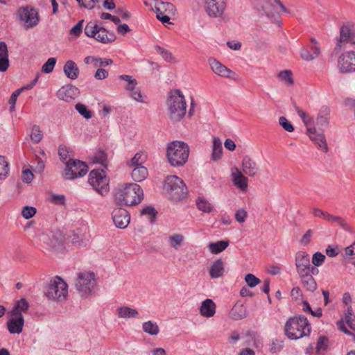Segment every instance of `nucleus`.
Wrapping results in <instances>:
<instances>
[{
	"label": "nucleus",
	"mask_w": 355,
	"mask_h": 355,
	"mask_svg": "<svg viewBox=\"0 0 355 355\" xmlns=\"http://www.w3.org/2000/svg\"><path fill=\"white\" fill-rule=\"evenodd\" d=\"M166 103L168 115L172 122H179L184 117L187 112V103L180 89L171 91Z\"/></svg>",
	"instance_id": "f257e3e1"
},
{
	"label": "nucleus",
	"mask_w": 355,
	"mask_h": 355,
	"mask_svg": "<svg viewBox=\"0 0 355 355\" xmlns=\"http://www.w3.org/2000/svg\"><path fill=\"white\" fill-rule=\"evenodd\" d=\"M144 198L143 190L136 183H130L119 188L115 194V201L118 205L134 206L139 204Z\"/></svg>",
	"instance_id": "f03ea898"
},
{
	"label": "nucleus",
	"mask_w": 355,
	"mask_h": 355,
	"mask_svg": "<svg viewBox=\"0 0 355 355\" xmlns=\"http://www.w3.org/2000/svg\"><path fill=\"white\" fill-rule=\"evenodd\" d=\"M311 330L310 323L307 318L302 315L290 318L284 326V334L291 340H297L309 336Z\"/></svg>",
	"instance_id": "7ed1b4c3"
},
{
	"label": "nucleus",
	"mask_w": 355,
	"mask_h": 355,
	"mask_svg": "<svg viewBox=\"0 0 355 355\" xmlns=\"http://www.w3.org/2000/svg\"><path fill=\"white\" fill-rule=\"evenodd\" d=\"M189 155V147L184 141H173L167 146L166 156L173 166H182L187 162Z\"/></svg>",
	"instance_id": "20e7f679"
},
{
	"label": "nucleus",
	"mask_w": 355,
	"mask_h": 355,
	"mask_svg": "<svg viewBox=\"0 0 355 355\" xmlns=\"http://www.w3.org/2000/svg\"><path fill=\"white\" fill-rule=\"evenodd\" d=\"M164 189L167 191L168 198L173 201L182 200L187 194V188L184 182L176 175L166 177Z\"/></svg>",
	"instance_id": "39448f33"
},
{
	"label": "nucleus",
	"mask_w": 355,
	"mask_h": 355,
	"mask_svg": "<svg viewBox=\"0 0 355 355\" xmlns=\"http://www.w3.org/2000/svg\"><path fill=\"white\" fill-rule=\"evenodd\" d=\"M68 293V285L60 277L51 279L45 288L44 294L49 300L62 301Z\"/></svg>",
	"instance_id": "423d86ee"
},
{
	"label": "nucleus",
	"mask_w": 355,
	"mask_h": 355,
	"mask_svg": "<svg viewBox=\"0 0 355 355\" xmlns=\"http://www.w3.org/2000/svg\"><path fill=\"white\" fill-rule=\"evenodd\" d=\"M88 182L93 189L101 195L109 191V179L103 169L91 171Z\"/></svg>",
	"instance_id": "0eeeda50"
},
{
	"label": "nucleus",
	"mask_w": 355,
	"mask_h": 355,
	"mask_svg": "<svg viewBox=\"0 0 355 355\" xmlns=\"http://www.w3.org/2000/svg\"><path fill=\"white\" fill-rule=\"evenodd\" d=\"M63 175L67 180H73L85 175L88 171L87 164L78 159L69 158L65 163Z\"/></svg>",
	"instance_id": "6e6552de"
},
{
	"label": "nucleus",
	"mask_w": 355,
	"mask_h": 355,
	"mask_svg": "<svg viewBox=\"0 0 355 355\" xmlns=\"http://www.w3.org/2000/svg\"><path fill=\"white\" fill-rule=\"evenodd\" d=\"M96 285L95 276L93 272H80L75 284L76 288L82 296L90 294Z\"/></svg>",
	"instance_id": "1a4fd4ad"
},
{
	"label": "nucleus",
	"mask_w": 355,
	"mask_h": 355,
	"mask_svg": "<svg viewBox=\"0 0 355 355\" xmlns=\"http://www.w3.org/2000/svg\"><path fill=\"white\" fill-rule=\"evenodd\" d=\"M157 18L163 24L169 23L170 15H175V6L170 2L159 1L153 9Z\"/></svg>",
	"instance_id": "9d476101"
},
{
	"label": "nucleus",
	"mask_w": 355,
	"mask_h": 355,
	"mask_svg": "<svg viewBox=\"0 0 355 355\" xmlns=\"http://www.w3.org/2000/svg\"><path fill=\"white\" fill-rule=\"evenodd\" d=\"M19 19L25 23L27 28L36 26L40 21V17L37 11L29 6L20 8L18 11Z\"/></svg>",
	"instance_id": "9b49d317"
},
{
	"label": "nucleus",
	"mask_w": 355,
	"mask_h": 355,
	"mask_svg": "<svg viewBox=\"0 0 355 355\" xmlns=\"http://www.w3.org/2000/svg\"><path fill=\"white\" fill-rule=\"evenodd\" d=\"M338 67L342 73L355 72V51L341 54L338 58Z\"/></svg>",
	"instance_id": "f8f14e48"
},
{
	"label": "nucleus",
	"mask_w": 355,
	"mask_h": 355,
	"mask_svg": "<svg viewBox=\"0 0 355 355\" xmlns=\"http://www.w3.org/2000/svg\"><path fill=\"white\" fill-rule=\"evenodd\" d=\"M226 8V0H206L205 11L211 17H220Z\"/></svg>",
	"instance_id": "ddd939ff"
},
{
	"label": "nucleus",
	"mask_w": 355,
	"mask_h": 355,
	"mask_svg": "<svg viewBox=\"0 0 355 355\" xmlns=\"http://www.w3.org/2000/svg\"><path fill=\"white\" fill-rule=\"evenodd\" d=\"M112 220L116 227L125 229L130 221V216L128 211L121 207L116 208L112 213Z\"/></svg>",
	"instance_id": "4468645a"
},
{
	"label": "nucleus",
	"mask_w": 355,
	"mask_h": 355,
	"mask_svg": "<svg viewBox=\"0 0 355 355\" xmlns=\"http://www.w3.org/2000/svg\"><path fill=\"white\" fill-rule=\"evenodd\" d=\"M295 266L298 275L300 277L307 275L310 266L309 255L305 252L300 251L295 256Z\"/></svg>",
	"instance_id": "2eb2a0df"
},
{
	"label": "nucleus",
	"mask_w": 355,
	"mask_h": 355,
	"mask_svg": "<svg viewBox=\"0 0 355 355\" xmlns=\"http://www.w3.org/2000/svg\"><path fill=\"white\" fill-rule=\"evenodd\" d=\"M12 318L7 322V327L10 334H20L24 324L21 313L11 314Z\"/></svg>",
	"instance_id": "dca6fc26"
},
{
	"label": "nucleus",
	"mask_w": 355,
	"mask_h": 355,
	"mask_svg": "<svg viewBox=\"0 0 355 355\" xmlns=\"http://www.w3.org/2000/svg\"><path fill=\"white\" fill-rule=\"evenodd\" d=\"M307 134L315 145L321 148L324 153L329 150L325 137L322 132L317 133L315 128H309Z\"/></svg>",
	"instance_id": "f3484780"
},
{
	"label": "nucleus",
	"mask_w": 355,
	"mask_h": 355,
	"mask_svg": "<svg viewBox=\"0 0 355 355\" xmlns=\"http://www.w3.org/2000/svg\"><path fill=\"white\" fill-rule=\"evenodd\" d=\"M259 166L250 156L245 155L242 159L243 173L249 177H254L259 172Z\"/></svg>",
	"instance_id": "a211bd4d"
},
{
	"label": "nucleus",
	"mask_w": 355,
	"mask_h": 355,
	"mask_svg": "<svg viewBox=\"0 0 355 355\" xmlns=\"http://www.w3.org/2000/svg\"><path fill=\"white\" fill-rule=\"evenodd\" d=\"M78 93V89L73 85H66L61 87L57 92L59 99L69 102L74 99Z\"/></svg>",
	"instance_id": "6ab92c4d"
},
{
	"label": "nucleus",
	"mask_w": 355,
	"mask_h": 355,
	"mask_svg": "<svg viewBox=\"0 0 355 355\" xmlns=\"http://www.w3.org/2000/svg\"><path fill=\"white\" fill-rule=\"evenodd\" d=\"M232 178L234 184L242 191L248 187V178L236 166L232 169Z\"/></svg>",
	"instance_id": "aec40b11"
},
{
	"label": "nucleus",
	"mask_w": 355,
	"mask_h": 355,
	"mask_svg": "<svg viewBox=\"0 0 355 355\" xmlns=\"http://www.w3.org/2000/svg\"><path fill=\"white\" fill-rule=\"evenodd\" d=\"M339 42L355 44V28L354 25H345L340 28Z\"/></svg>",
	"instance_id": "412c9836"
},
{
	"label": "nucleus",
	"mask_w": 355,
	"mask_h": 355,
	"mask_svg": "<svg viewBox=\"0 0 355 355\" xmlns=\"http://www.w3.org/2000/svg\"><path fill=\"white\" fill-rule=\"evenodd\" d=\"M116 37L113 31H109L103 26H99L95 39L101 43L109 44L115 41Z\"/></svg>",
	"instance_id": "4be33fe9"
},
{
	"label": "nucleus",
	"mask_w": 355,
	"mask_h": 355,
	"mask_svg": "<svg viewBox=\"0 0 355 355\" xmlns=\"http://www.w3.org/2000/svg\"><path fill=\"white\" fill-rule=\"evenodd\" d=\"M247 316V309L243 304L237 302L232 308L229 313V318L233 320H240Z\"/></svg>",
	"instance_id": "5701e85b"
},
{
	"label": "nucleus",
	"mask_w": 355,
	"mask_h": 355,
	"mask_svg": "<svg viewBox=\"0 0 355 355\" xmlns=\"http://www.w3.org/2000/svg\"><path fill=\"white\" fill-rule=\"evenodd\" d=\"M216 304L211 299H206L200 306V313L205 318L213 317L216 313Z\"/></svg>",
	"instance_id": "b1692460"
},
{
	"label": "nucleus",
	"mask_w": 355,
	"mask_h": 355,
	"mask_svg": "<svg viewBox=\"0 0 355 355\" xmlns=\"http://www.w3.org/2000/svg\"><path fill=\"white\" fill-rule=\"evenodd\" d=\"M209 63L213 72L218 76L228 78L230 73H232L230 69L214 58H209Z\"/></svg>",
	"instance_id": "393cba45"
},
{
	"label": "nucleus",
	"mask_w": 355,
	"mask_h": 355,
	"mask_svg": "<svg viewBox=\"0 0 355 355\" xmlns=\"http://www.w3.org/2000/svg\"><path fill=\"white\" fill-rule=\"evenodd\" d=\"M63 71L64 75L71 80H75L78 77L79 69L73 60H67L64 67Z\"/></svg>",
	"instance_id": "a878e982"
},
{
	"label": "nucleus",
	"mask_w": 355,
	"mask_h": 355,
	"mask_svg": "<svg viewBox=\"0 0 355 355\" xmlns=\"http://www.w3.org/2000/svg\"><path fill=\"white\" fill-rule=\"evenodd\" d=\"M224 272V262L221 259H218L211 263L209 270V274L211 278H219L223 275Z\"/></svg>",
	"instance_id": "bb28decb"
},
{
	"label": "nucleus",
	"mask_w": 355,
	"mask_h": 355,
	"mask_svg": "<svg viewBox=\"0 0 355 355\" xmlns=\"http://www.w3.org/2000/svg\"><path fill=\"white\" fill-rule=\"evenodd\" d=\"M223 154V147L220 139L218 137H214L213 146L211 159L214 162L220 159Z\"/></svg>",
	"instance_id": "cd10ccee"
},
{
	"label": "nucleus",
	"mask_w": 355,
	"mask_h": 355,
	"mask_svg": "<svg viewBox=\"0 0 355 355\" xmlns=\"http://www.w3.org/2000/svg\"><path fill=\"white\" fill-rule=\"evenodd\" d=\"M48 245L54 250H60L63 248V236L60 232L58 234H52L49 238Z\"/></svg>",
	"instance_id": "c85d7f7f"
},
{
	"label": "nucleus",
	"mask_w": 355,
	"mask_h": 355,
	"mask_svg": "<svg viewBox=\"0 0 355 355\" xmlns=\"http://www.w3.org/2000/svg\"><path fill=\"white\" fill-rule=\"evenodd\" d=\"M116 313L118 317L121 318H136L139 315L136 309L129 306H119L116 309Z\"/></svg>",
	"instance_id": "c756f323"
},
{
	"label": "nucleus",
	"mask_w": 355,
	"mask_h": 355,
	"mask_svg": "<svg viewBox=\"0 0 355 355\" xmlns=\"http://www.w3.org/2000/svg\"><path fill=\"white\" fill-rule=\"evenodd\" d=\"M148 173L147 168L144 166L135 167L131 175L135 182H141L148 177Z\"/></svg>",
	"instance_id": "7c9ffc66"
},
{
	"label": "nucleus",
	"mask_w": 355,
	"mask_h": 355,
	"mask_svg": "<svg viewBox=\"0 0 355 355\" xmlns=\"http://www.w3.org/2000/svg\"><path fill=\"white\" fill-rule=\"evenodd\" d=\"M304 287L310 292H314L317 289V283L311 275H304L300 277Z\"/></svg>",
	"instance_id": "2f4dec72"
},
{
	"label": "nucleus",
	"mask_w": 355,
	"mask_h": 355,
	"mask_svg": "<svg viewBox=\"0 0 355 355\" xmlns=\"http://www.w3.org/2000/svg\"><path fill=\"white\" fill-rule=\"evenodd\" d=\"M229 245L228 241H220L215 243H211L209 245V250L213 254H217L225 250Z\"/></svg>",
	"instance_id": "473e14b6"
},
{
	"label": "nucleus",
	"mask_w": 355,
	"mask_h": 355,
	"mask_svg": "<svg viewBox=\"0 0 355 355\" xmlns=\"http://www.w3.org/2000/svg\"><path fill=\"white\" fill-rule=\"evenodd\" d=\"M29 308V304L25 298L17 300L15 303L10 314L21 313L26 312Z\"/></svg>",
	"instance_id": "72a5a7b5"
},
{
	"label": "nucleus",
	"mask_w": 355,
	"mask_h": 355,
	"mask_svg": "<svg viewBox=\"0 0 355 355\" xmlns=\"http://www.w3.org/2000/svg\"><path fill=\"white\" fill-rule=\"evenodd\" d=\"M323 109L320 111L316 119L317 125L322 128L327 126L329 119L327 113L328 107H324Z\"/></svg>",
	"instance_id": "f704fd0d"
},
{
	"label": "nucleus",
	"mask_w": 355,
	"mask_h": 355,
	"mask_svg": "<svg viewBox=\"0 0 355 355\" xmlns=\"http://www.w3.org/2000/svg\"><path fill=\"white\" fill-rule=\"evenodd\" d=\"M143 331L151 336H156L159 334V329L156 322L152 321L145 322L142 324Z\"/></svg>",
	"instance_id": "c9c22d12"
},
{
	"label": "nucleus",
	"mask_w": 355,
	"mask_h": 355,
	"mask_svg": "<svg viewBox=\"0 0 355 355\" xmlns=\"http://www.w3.org/2000/svg\"><path fill=\"white\" fill-rule=\"evenodd\" d=\"M293 105L295 107V111L306 126V129L308 130L309 128H313L312 125H313V119L308 116L302 109H300L295 102L293 103Z\"/></svg>",
	"instance_id": "e433bc0d"
},
{
	"label": "nucleus",
	"mask_w": 355,
	"mask_h": 355,
	"mask_svg": "<svg viewBox=\"0 0 355 355\" xmlns=\"http://www.w3.org/2000/svg\"><path fill=\"white\" fill-rule=\"evenodd\" d=\"M196 205L199 210L205 213H210L213 210L211 204L204 198L199 197L197 199Z\"/></svg>",
	"instance_id": "4c0bfd02"
},
{
	"label": "nucleus",
	"mask_w": 355,
	"mask_h": 355,
	"mask_svg": "<svg viewBox=\"0 0 355 355\" xmlns=\"http://www.w3.org/2000/svg\"><path fill=\"white\" fill-rule=\"evenodd\" d=\"M292 75L293 73L291 70H284L278 73L277 78L280 81L288 85H292L294 83Z\"/></svg>",
	"instance_id": "58836bf2"
},
{
	"label": "nucleus",
	"mask_w": 355,
	"mask_h": 355,
	"mask_svg": "<svg viewBox=\"0 0 355 355\" xmlns=\"http://www.w3.org/2000/svg\"><path fill=\"white\" fill-rule=\"evenodd\" d=\"M320 53L319 47L314 48V53H311L308 49H303L301 51V57L302 59L306 61H310L317 58Z\"/></svg>",
	"instance_id": "ea45409f"
},
{
	"label": "nucleus",
	"mask_w": 355,
	"mask_h": 355,
	"mask_svg": "<svg viewBox=\"0 0 355 355\" xmlns=\"http://www.w3.org/2000/svg\"><path fill=\"white\" fill-rule=\"evenodd\" d=\"M99 25L95 24L92 21H89L87 24L85 28V34L89 37L95 39L96 32H98Z\"/></svg>",
	"instance_id": "a19ab883"
},
{
	"label": "nucleus",
	"mask_w": 355,
	"mask_h": 355,
	"mask_svg": "<svg viewBox=\"0 0 355 355\" xmlns=\"http://www.w3.org/2000/svg\"><path fill=\"white\" fill-rule=\"evenodd\" d=\"M9 173L8 163L4 156L0 155V180L5 179Z\"/></svg>",
	"instance_id": "79ce46f5"
},
{
	"label": "nucleus",
	"mask_w": 355,
	"mask_h": 355,
	"mask_svg": "<svg viewBox=\"0 0 355 355\" xmlns=\"http://www.w3.org/2000/svg\"><path fill=\"white\" fill-rule=\"evenodd\" d=\"M94 162L102 166H107V154L103 150L99 149L94 156Z\"/></svg>",
	"instance_id": "37998d69"
},
{
	"label": "nucleus",
	"mask_w": 355,
	"mask_h": 355,
	"mask_svg": "<svg viewBox=\"0 0 355 355\" xmlns=\"http://www.w3.org/2000/svg\"><path fill=\"white\" fill-rule=\"evenodd\" d=\"M329 339L326 336H320L318 339L316 344V352H320L321 351H326L329 347Z\"/></svg>",
	"instance_id": "c03bdc74"
},
{
	"label": "nucleus",
	"mask_w": 355,
	"mask_h": 355,
	"mask_svg": "<svg viewBox=\"0 0 355 355\" xmlns=\"http://www.w3.org/2000/svg\"><path fill=\"white\" fill-rule=\"evenodd\" d=\"M42 137L43 135L40 127L37 125H34L31 134V139L32 141L35 144H38L42 139Z\"/></svg>",
	"instance_id": "a18cd8bd"
},
{
	"label": "nucleus",
	"mask_w": 355,
	"mask_h": 355,
	"mask_svg": "<svg viewBox=\"0 0 355 355\" xmlns=\"http://www.w3.org/2000/svg\"><path fill=\"white\" fill-rule=\"evenodd\" d=\"M345 322L351 329L355 331V316L351 307H348L346 311Z\"/></svg>",
	"instance_id": "49530a36"
},
{
	"label": "nucleus",
	"mask_w": 355,
	"mask_h": 355,
	"mask_svg": "<svg viewBox=\"0 0 355 355\" xmlns=\"http://www.w3.org/2000/svg\"><path fill=\"white\" fill-rule=\"evenodd\" d=\"M141 214L148 216L150 223H153L157 216V211L154 207L147 206L141 210Z\"/></svg>",
	"instance_id": "de8ad7c7"
},
{
	"label": "nucleus",
	"mask_w": 355,
	"mask_h": 355,
	"mask_svg": "<svg viewBox=\"0 0 355 355\" xmlns=\"http://www.w3.org/2000/svg\"><path fill=\"white\" fill-rule=\"evenodd\" d=\"M75 108L78 112L86 119L92 118V112L87 109L86 105L79 103L75 105Z\"/></svg>",
	"instance_id": "09e8293b"
},
{
	"label": "nucleus",
	"mask_w": 355,
	"mask_h": 355,
	"mask_svg": "<svg viewBox=\"0 0 355 355\" xmlns=\"http://www.w3.org/2000/svg\"><path fill=\"white\" fill-rule=\"evenodd\" d=\"M145 162V158L144 157L142 153H137L135 156L131 159L130 164L128 165L130 166L137 167L139 166H142V164Z\"/></svg>",
	"instance_id": "8fccbe9b"
},
{
	"label": "nucleus",
	"mask_w": 355,
	"mask_h": 355,
	"mask_svg": "<svg viewBox=\"0 0 355 355\" xmlns=\"http://www.w3.org/2000/svg\"><path fill=\"white\" fill-rule=\"evenodd\" d=\"M56 63L55 58H50L47 60V61L43 64L42 67V71L46 73H49L53 71V68Z\"/></svg>",
	"instance_id": "3c124183"
},
{
	"label": "nucleus",
	"mask_w": 355,
	"mask_h": 355,
	"mask_svg": "<svg viewBox=\"0 0 355 355\" xmlns=\"http://www.w3.org/2000/svg\"><path fill=\"white\" fill-rule=\"evenodd\" d=\"M71 243L76 247L85 245L86 241L83 239V236L78 232H73L71 236Z\"/></svg>",
	"instance_id": "603ef678"
},
{
	"label": "nucleus",
	"mask_w": 355,
	"mask_h": 355,
	"mask_svg": "<svg viewBox=\"0 0 355 355\" xmlns=\"http://www.w3.org/2000/svg\"><path fill=\"white\" fill-rule=\"evenodd\" d=\"M119 78L120 80H123L128 82V85L126 86L127 89H135V87L137 85V80L135 79H133L132 76L129 75H121L119 76Z\"/></svg>",
	"instance_id": "864d4df0"
},
{
	"label": "nucleus",
	"mask_w": 355,
	"mask_h": 355,
	"mask_svg": "<svg viewBox=\"0 0 355 355\" xmlns=\"http://www.w3.org/2000/svg\"><path fill=\"white\" fill-rule=\"evenodd\" d=\"M171 245L177 249L184 241V237L181 234H175L169 237Z\"/></svg>",
	"instance_id": "5fc2aeb1"
},
{
	"label": "nucleus",
	"mask_w": 355,
	"mask_h": 355,
	"mask_svg": "<svg viewBox=\"0 0 355 355\" xmlns=\"http://www.w3.org/2000/svg\"><path fill=\"white\" fill-rule=\"evenodd\" d=\"M279 123L287 132H291L294 130L292 123L284 116L279 117Z\"/></svg>",
	"instance_id": "6e6d98bb"
},
{
	"label": "nucleus",
	"mask_w": 355,
	"mask_h": 355,
	"mask_svg": "<svg viewBox=\"0 0 355 355\" xmlns=\"http://www.w3.org/2000/svg\"><path fill=\"white\" fill-rule=\"evenodd\" d=\"M245 281L248 286L252 288L259 284L261 281L259 278L255 277L254 275L248 273L245 277Z\"/></svg>",
	"instance_id": "4d7b16f0"
},
{
	"label": "nucleus",
	"mask_w": 355,
	"mask_h": 355,
	"mask_svg": "<svg viewBox=\"0 0 355 355\" xmlns=\"http://www.w3.org/2000/svg\"><path fill=\"white\" fill-rule=\"evenodd\" d=\"M36 209L31 206H25L21 211L22 216L26 219L32 218L36 214Z\"/></svg>",
	"instance_id": "13d9d810"
},
{
	"label": "nucleus",
	"mask_w": 355,
	"mask_h": 355,
	"mask_svg": "<svg viewBox=\"0 0 355 355\" xmlns=\"http://www.w3.org/2000/svg\"><path fill=\"white\" fill-rule=\"evenodd\" d=\"M156 49L157 52L162 56V58L166 62H171L173 60V56L171 52L159 46H157Z\"/></svg>",
	"instance_id": "bf43d9fd"
},
{
	"label": "nucleus",
	"mask_w": 355,
	"mask_h": 355,
	"mask_svg": "<svg viewBox=\"0 0 355 355\" xmlns=\"http://www.w3.org/2000/svg\"><path fill=\"white\" fill-rule=\"evenodd\" d=\"M325 259V256L320 252L313 254L312 257V263L315 266H320Z\"/></svg>",
	"instance_id": "052dcab7"
},
{
	"label": "nucleus",
	"mask_w": 355,
	"mask_h": 355,
	"mask_svg": "<svg viewBox=\"0 0 355 355\" xmlns=\"http://www.w3.org/2000/svg\"><path fill=\"white\" fill-rule=\"evenodd\" d=\"M83 19L79 21L78 23L70 30V35H73L75 37H79L83 31Z\"/></svg>",
	"instance_id": "680f3d73"
},
{
	"label": "nucleus",
	"mask_w": 355,
	"mask_h": 355,
	"mask_svg": "<svg viewBox=\"0 0 355 355\" xmlns=\"http://www.w3.org/2000/svg\"><path fill=\"white\" fill-rule=\"evenodd\" d=\"M283 347V341L279 340H275L272 342L270 346V352L272 353H277L279 352Z\"/></svg>",
	"instance_id": "e2e57ef3"
},
{
	"label": "nucleus",
	"mask_w": 355,
	"mask_h": 355,
	"mask_svg": "<svg viewBox=\"0 0 355 355\" xmlns=\"http://www.w3.org/2000/svg\"><path fill=\"white\" fill-rule=\"evenodd\" d=\"M51 201L59 205H63L65 203V196L60 194H53L51 196Z\"/></svg>",
	"instance_id": "0e129e2a"
},
{
	"label": "nucleus",
	"mask_w": 355,
	"mask_h": 355,
	"mask_svg": "<svg viewBox=\"0 0 355 355\" xmlns=\"http://www.w3.org/2000/svg\"><path fill=\"white\" fill-rule=\"evenodd\" d=\"M113 61L112 59H103L101 58H96V62L94 64V67H106L109 64H112Z\"/></svg>",
	"instance_id": "69168bd1"
},
{
	"label": "nucleus",
	"mask_w": 355,
	"mask_h": 355,
	"mask_svg": "<svg viewBox=\"0 0 355 355\" xmlns=\"http://www.w3.org/2000/svg\"><path fill=\"white\" fill-rule=\"evenodd\" d=\"M69 148L64 146H60L58 148V155L62 162H67V159L69 156Z\"/></svg>",
	"instance_id": "338daca9"
},
{
	"label": "nucleus",
	"mask_w": 355,
	"mask_h": 355,
	"mask_svg": "<svg viewBox=\"0 0 355 355\" xmlns=\"http://www.w3.org/2000/svg\"><path fill=\"white\" fill-rule=\"evenodd\" d=\"M247 216V211L243 209H240L235 214V219L239 223H242L245 222Z\"/></svg>",
	"instance_id": "774afa93"
}]
</instances>
